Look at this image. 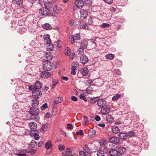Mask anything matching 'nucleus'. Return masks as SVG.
Returning a JSON list of instances; mask_svg holds the SVG:
<instances>
[{
	"label": "nucleus",
	"instance_id": "f257e3e1",
	"mask_svg": "<svg viewBox=\"0 0 156 156\" xmlns=\"http://www.w3.org/2000/svg\"><path fill=\"white\" fill-rule=\"evenodd\" d=\"M39 132L37 130H29L24 129L22 131V135L23 136H27L30 135L31 136H40Z\"/></svg>",
	"mask_w": 156,
	"mask_h": 156
},
{
	"label": "nucleus",
	"instance_id": "f03ea898",
	"mask_svg": "<svg viewBox=\"0 0 156 156\" xmlns=\"http://www.w3.org/2000/svg\"><path fill=\"white\" fill-rule=\"evenodd\" d=\"M42 83L39 81L37 80L35 82L34 85H30L29 86V90H39L42 87Z\"/></svg>",
	"mask_w": 156,
	"mask_h": 156
},
{
	"label": "nucleus",
	"instance_id": "7ed1b4c3",
	"mask_svg": "<svg viewBox=\"0 0 156 156\" xmlns=\"http://www.w3.org/2000/svg\"><path fill=\"white\" fill-rule=\"evenodd\" d=\"M69 37L70 41L72 44H74L75 43V41H78L81 39L80 35L79 33L73 35H70Z\"/></svg>",
	"mask_w": 156,
	"mask_h": 156
},
{
	"label": "nucleus",
	"instance_id": "20e7f679",
	"mask_svg": "<svg viewBox=\"0 0 156 156\" xmlns=\"http://www.w3.org/2000/svg\"><path fill=\"white\" fill-rule=\"evenodd\" d=\"M30 90L32 91V95L34 98L38 99L41 96L42 93L39 90Z\"/></svg>",
	"mask_w": 156,
	"mask_h": 156
},
{
	"label": "nucleus",
	"instance_id": "39448f33",
	"mask_svg": "<svg viewBox=\"0 0 156 156\" xmlns=\"http://www.w3.org/2000/svg\"><path fill=\"white\" fill-rule=\"evenodd\" d=\"M39 13L42 16H49L50 14V10L44 7L40 9Z\"/></svg>",
	"mask_w": 156,
	"mask_h": 156
},
{
	"label": "nucleus",
	"instance_id": "423d86ee",
	"mask_svg": "<svg viewBox=\"0 0 156 156\" xmlns=\"http://www.w3.org/2000/svg\"><path fill=\"white\" fill-rule=\"evenodd\" d=\"M51 63L50 62H44L43 67L44 69L46 71H49L51 69Z\"/></svg>",
	"mask_w": 156,
	"mask_h": 156
},
{
	"label": "nucleus",
	"instance_id": "0eeeda50",
	"mask_svg": "<svg viewBox=\"0 0 156 156\" xmlns=\"http://www.w3.org/2000/svg\"><path fill=\"white\" fill-rule=\"evenodd\" d=\"M30 114L32 116H37L39 113V110L38 108L35 107L31 108L30 109Z\"/></svg>",
	"mask_w": 156,
	"mask_h": 156
},
{
	"label": "nucleus",
	"instance_id": "6e6552de",
	"mask_svg": "<svg viewBox=\"0 0 156 156\" xmlns=\"http://www.w3.org/2000/svg\"><path fill=\"white\" fill-rule=\"evenodd\" d=\"M135 133L133 131H130L127 133L125 132H120L118 135V136H134Z\"/></svg>",
	"mask_w": 156,
	"mask_h": 156
},
{
	"label": "nucleus",
	"instance_id": "1a4fd4ad",
	"mask_svg": "<svg viewBox=\"0 0 156 156\" xmlns=\"http://www.w3.org/2000/svg\"><path fill=\"white\" fill-rule=\"evenodd\" d=\"M80 60L81 63L83 65L86 64L89 61L87 56L84 54L80 56Z\"/></svg>",
	"mask_w": 156,
	"mask_h": 156
},
{
	"label": "nucleus",
	"instance_id": "9d476101",
	"mask_svg": "<svg viewBox=\"0 0 156 156\" xmlns=\"http://www.w3.org/2000/svg\"><path fill=\"white\" fill-rule=\"evenodd\" d=\"M97 104L99 107L102 108L106 105V101L104 99H100L99 98Z\"/></svg>",
	"mask_w": 156,
	"mask_h": 156
},
{
	"label": "nucleus",
	"instance_id": "9b49d317",
	"mask_svg": "<svg viewBox=\"0 0 156 156\" xmlns=\"http://www.w3.org/2000/svg\"><path fill=\"white\" fill-rule=\"evenodd\" d=\"M47 71H48L44 70V71L42 72L40 74V77L43 79H46L49 77L51 74L50 72Z\"/></svg>",
	"mask_w": 156,
	"mask_h": 156
},
{
	"label": "nucleus",
	"instance_id": "f8f14e48",
	"mask_svg": "<svg viewBox=\"0 0 156 156\" xmlns=\"http://www.w3.org/2000/svg\"><path fill=\"white\" fill-rule=\"evenodd\" d=\"M75 4L78 7L82 8L84 5V2L82 0H76Z\"/></svg>",
	"mask_w": 156,
	"mask_h": 156
},
{
	"label": "nucleus",
	"instance_id": "ddd939ff",
	"mask_svg": "<svg viewBox=\"0 0 156 156\" xmlns=\"http://www.w3.org/2000/svg\"><path fill=\"white\" fill-rule=\"evenodd\" d=\"M72 154V152L71 150L69 148H67L65 151L63 152L62 156H69Z\"/></svg>",
	"mask_w": 156,
	"mask_h": 156
},
{
	"label": "nucleus",
	"instance_id": "4468645a",
	"mask_svg": "<svg viewBox=\"0 0 156 156\" xmlns=\"http://www.w3.org/2000/svg\"><path fill=\"white\" fill-rule=\"evenodd\" d=\"M52 55L49 53H45L44 59L46 62H50L52 58Z\"/></svg>",
	"mask_w": 156,
	"mask_h": 156
},
{
	"label": "nucleus",
	"instance_id": "2eb2a0df",
	"mask_svg": "<svg viewBox=\"0 0 156 156\" xmlns=\"http://www.w3.org/2000/svg\"><path fill=\"white\" fill-rule=\"evenodd\" d=\"M110 110V108L106 106L105 107L102 108L101 110V112L102 114L104 115H106L109 112Z\"/></svg>",
	"mask_w": 156,
	"mask_h": 156
},
{
	"label": "nucleus",
	"instance_id": "dca6fc26",
	"mask_svg": "<svg viewBox=\"0 0 156 156\" xmlns=\"http://www.w3.org/2000/svg\"><path fill=\"white\" fill-rule=\"evenodd\" d=\"M109 140L111 143L115 144L119 143L120 141L119 137H111Z\"/></svg>",
	"mask_w": 156,
	"mask_h": 156
},
{
	"label": "nucleus",
	"instance_id": "f3484780",
	"mask_svg": "<svg viewBox=\"0 0 156 156\" xmlns=\"http://www.w3.org/2000/svg\"><path fill=\"white\" fill-rule=\"evenodd\" d=\"M83 151L86 153L87 155L90 154L91 152L90 149L87 144H85L83 148Z\"/></svg>",
	"mask_w": 156,
	"mask_h": 156
},
{
	"label": "nucleus",
	"instance_id": "a211bd4d",
	"mask_svg": "<svg viewBox=\"0 0 156 156\" xmlns=\"http://www.w3.org/2000/svg\"><path fill=\"white\" fill-rule=\"evenodd\" d=\"M88 13L87 11L84 9H82L80 11V17L83 19H85L87 16Z\"/></svg>",
	"mask_w": 156,
	"mask_h": 156
},
{
	"label": "nucleus",
	"instance_id": "6ab92c4d",
	"mask_svg": "<svg viewBox=\"0 0 156 156\" xmlns=\"http://www.w3.org/2000/svg\"><path fill=\"white\" fill-rule=\"evenodd\" d=\"M46 44L47 45L46 49L47 50L50 51L53 50L54 45L51 43V41H50V43L48 42V43H46Z\"/></svg>",
	"mask_w": 156,
	"mask_h": 156
},
{
	"label": "nucleus",
	"instance_id": "aec40b11",
	"mask_svg": "<svg viewBox=\"0 0 156 156\" xmlns=\"http://www.w3.org/2000/svg\"><path fill=\"white\" fill-rule=\"evenodd\" d=\"M109 154L112 156H118L119 154L118 150L112 149L109 152Z\"/></svg>",
	"mask_w": 156,
	"mask_h": 156
},
{
	"label": "nucleus",
	"instance_id": "412c9836",
	"mask_svg": "<svg viewBox=\"0 0 156 156\" xmlns=\"http://www.w3.org/2000/svg\"><path fill=\"white\" fill-rule=\"evenodd\" d=\"M88 45V43L86 41H82L81 42V47H82L83 49H86Z\"/></svg>",
	"mask_w": 156,
	"mask_h": 156
},
{
	"label": "nucleus",
	"instance_id": "4be33fe9",
	"mask_svg": "<svg viewBox=\"0 0 156 156\" xmlns=\"http://www.w3.org/2000/svg\"><path fill=\"white\" fill-rule=\"evenodd\" d=\"M32 105L33 107H37L39 105V101L38 99L36 98L32 99Z\"/></svg>",
	"mask_w": 156,
	"mask_h": 156
},
{
	"label": "nucleus",
	"instance_id": "5701e85b",
	"mask_svg": "<svg viewBox=\"0 0 156 156\" xmlns=\"http://www.w3.org/2000/svg\"><path fill=\"white\" fill-rule=\"evenodd\" d=\"M80 28H82L83 29H87V24L84 22H83L82 21H80Z\"/></svg>",
	"mask_w": 156,
	"mask_h": 156
},
{
	"label": "nucleus",
	"instance_id": "b1692460",
	"mask_svg": "<svg viewBox=\"0 0 156 156\" xmlns=\"http://www.w3.org/2000/svg\"><path fill=\"white\" fill-rule=\"evenodd\" d=\"M52 142L50 140H48L45 143V148L47 149H50L52 147Z\"/></svg>",
	"mask_w": 156,
	"mask_h": 156
},
{
	"label": "nucleus",
	"instance_id": "393cba45",
	"mask_svg": "<svg viewBox=\"0 0 156 156\" xmlns=\"http://www.w3.org/2000/svg\"><path fill=\"white\" fill-rule=\"evenodd\" d=\"M29 127L31 129H35L37 127V125L36 122H31L28 124Z\"/></svg>",
	"mask_w": 156,
	"mask_h": 156
},
{
	"label": "nucleus",
	"instance_id": "a878e982",
	"mask_svg": "<svg viewBox=\"0 0 156 156\" xmlns=\"http://www.w3.org/2000/svg\"><path fill=\"white\" fill-rule=\"evenodd\" d=\"M112 130L115 133H118L119 132L120 129L117 126H113L112 127Z\"/></svg>",
	"mask_w": 156,
	"mask_h": 156
},
{
	"label": "nucleus",
	"instance_id": "bb28decb",
	"mask_svg": "<svg viewBox=\"0 0 156 156\" xmlns=\"http://www.w3.org/2000/svg\"><path fill=\"white\" fill-rule=\"evenodd\" d=\"M118 151L119 153L121 154H124L126 153V148L121 147L119 148Z\"/></svg>",
	"mask_w": 156,
	"mask_h": 156
},
{
	"label": "nucleus",
	"instance_id": "cd10ccee",
	"mask_svg": "<svg viewBox=\"0 0 156 156\" xmlns=\"http://www.w3.org/2000/svg\"><path fill=\"white\" fill-rule=\"evenodd\" d=\"M89 42L88 44L89 46L91 45V47H90V49L94 48L96 46V44L95 41L93 40H90L89 41Z\"/></svg>",
	"mask_w": 156,
	"mask_h": 156
},
{
	"label": "nucleus",
	"instance_id": "c85d7f7f",
	"mask_svg": "<svg viewBox=\"0 0 156 156\" xmlns=\"http://www.w3.org/2000/svg\"><path fill=\"white\" fill-rule=\"evenodd\" d=\"M43 27L46 30H50L52 29L51 25L48 23H45L42 25Z\"/></svg>",
	"mask_w": 156,
	"mask_h": 156
},
{
	"label": "nucleus",
	"instance_id": "c756f323",
	"mask_svg": "<svg viewBox=\"0 0 156 156\" xmlns=\"http://www.w3.org/2000/svg\"><path fill=\"white\" fill-rule=\"evenodd\" d=\"M99 97L92 98L90 99V101L91 103H94L96 102H98V100H99Z\"/></svg>",
	"mask_w": 156,
	"mask_h": 156
},
{
	"label": "nucleus",
	"instance_id": "7c9ffc66",
	"mask_svg": "<svg viewBox=\"0 0 156 156\" xmlns=\"http://www.w3.org/2000/svg\"><path fill=\"white\" fill-rule=\"evenodd\" d=\"M106 120L107 122L109 123H111L114 120L113 117L111 115H108L107 116Z\"/></svg>",
	"mask_w": 156,
	"mask_h": 156
},
{
	"label": "nucleus",
	"instance_id": "2f4dec72",
	"mask_svg": "<svg viewBox=\"0 0 156 156\" xmlns=\"http://www.w3.org/2000/svg\"><path fill=\"white\" fill-rule=\"evenodd\" d=\"M89 72L88 70L87 67L84 68L82 70L81 73L83 76H86Z\"/></svg>",
	"mask_w": 156,
	"mask_h": 156
},
{
	"label": "nucleus",
	"instance_id": "473e14b6",
	"mask_svg": "<svg viewBox=\"0 0 156 156\" xmlns=\"http://www.w3.org/2000/svg\"><path fill=\"white\" fill-rule=\"evenodd\" d=\"M52 3L49 2H46L44 4V7L51 10L52 7Z\"/></svg>",
	"mask_w": 156,
	"mask_h": 156
},
{
	"label": "nucleus",
	"instance_id": "72a5a7b5",
	"mask_svg": "<svg viewBox=\"0 0 156 156\" xmlns=\"http://www.w3.org/2000/svg\"><path fill=\"white\" fill-rule=\"evenodd\" d=\"M44 41L46 43H48V42L50 43V41H51V40L50 39V36L49 35H44Z\"/></svg>",
	"mask_w": 156,
	"mask_h": 156
},
{
	"label": "nucleus",
	"instance_id": "f704fd0d",
	"mask_svg": "<svg viewBox=\"0 0 156 156\" xmlns=\"http://www.w3.org/2000/svg\"><path fill=\"white\" fill-rule=\"evenodd\" d=\"M53 11L56 13L58 14L60 12V8L56 5L53 7Z\"/></svg>",
	"mask_w": 156,
	"mask_h": 156
},
{
	"label": "nucleus",
	"instance_id": "c9c22d12",
	"mask_svg": "<svg viewBox=\"0 0 156 156\" xmlns=\"http://www.w3.org/2000/svg\"><path fill=\"white\" fill-rule=\"evenodd\" d=\"M48 124H45L42 126L41 130L43 132L46 131L48 129Z\"/></svg>",
	"mask_w": 156,
	"mask_h": 156
},
{
	"label": "nucleus",
	"instance_id": "e433bc0d",
	"mask_svg": "<svg viewBox=\"0 0 156 156\" xmlns=\"http://www.w3.org/2000/svg\"><path fill=\"white\" fill-rule=\"evenodd\" d=\"M71 69H73L76 70L79 67L78 64L77 63H73L72 64Z\"/></svg>",
	"mask_w": 156,
	"mask_h": 156
},
{
	"label": "nucleus",
	"instance_id": "4c0bfd02",
	"mask_svg": "<svg viewBox=\"0 0 156 156\" xmlns=\"http://www.w3.org/2000/svg\"><path fill=\"white\" fill-rule=\"evenodd\" d=\"M112 73L114 75H117L120 76L121 75V72L119 69H115L112 71Z\"/></svg>",
	"mask_w": 156,
	"mask_h": 156
},
{
	"label": "nucleus",
	"instance_id": "58836bf2",
	"mask_svg": "<svg viewBox=\"0 0 156 156\" xmlns=\"http://www.w3.org/2000/svg\"><path fill=\"white\" fill-rule=\"evenodd\" d=\"M36 144L37 142L34 140H32L29 144V146L30 147L34 148L35 146V145H36Z\"/></svg>",
	"mask_w": 156,
	"mask_h": 156
},
{
	"label": "nucleus",
	"instance_id": "ea45409f",
	"mask_svg": "<svg viewBox=\"0 0 156 156\" xmlns=\"http://www.w3.org/2000/svg\"><path fill=\"white\" fill-rule=\"evenodd\" d=\"M62 101V98L61 97H58L56 98L54 101V103L55 104L60 103Z\"/></svg>",
	"mask_w": 156,
	"mask_h": 156
},
{
	"label": "nucleus",
	"instance_id": "a19ab883",
	"mask_svg": "<svg viewBox=\"0 0 156 156\" xmlns=\"http://www.w3.org/2000/svg\"><path fill=\"white\" fill-rule=\"evenodd\" d=\"M14 1L16 4L18 6L21 5L23 2V0H14Z\"/></svg>",
	"mask_w": 156,
	"mask_h": 156
},
{
	"label": "nucleus",
	"instance_id": "79ce46f5",
	"mask_svg": "<svg viewBox=\"0 0 156 156\" xmlns=\"http://www.w3.org/2000/svg\"><path fill=\"white\" fill-rule=\"evenodd\" d=\"M105 57L107 59L112 60L114 58V56L113 54H109L106 55Z\"/></svg>",
	"mask_w": 156,
	"mask_h": 156
},
{
	"label": "nucleus",
	"instance_id": "37998d69",
	"mask_svg": "<svg viewBox=\"0 0 156 156\" xmlns=\"http://www.w3.org/2000/svg\"><path fill=\"white\" fill-rule=\"evenodd\" d=\"M97 156H105L104 152L101 150L97 151Z\"/></svg>",
	"mask_w": 156,
	"mask_h": 156
},
{
	"label": "nucleus",
	"instance_id": "c03bdc74",
	"mask_svg": "<svg viewBox=\"0 0 156 156\" xmlns=\"http://www.w3.org/2000/svg\"><path fill=\"white\" fill-rule=\"evenodd\" d=\"M115 63L118 67H120L122 65V62L118 59L115 60Z\"/></svg>",
	"mask_w": 156,
	"mask_h": 156
},
{
	"label": "nucleus",
	"instance_id": "a18cd8bd",
	"mask_svg": "<svg viewBox=\"0 0 156 156\" xmlns=\"http://www.w3.org/2000/svg\"><path fill=\"white\" fill-rule=\"evenodd\" d=\"M93 89L90 87H88L86 90V93L88 94L91 93V92L93 90Z\"/></svg>",
	"mask_w": 156,
	"mask_h": 156
},
{
	"label": "nucleus",
	"instance_id": "49530a36",
	"mask_svg": "<svg viewBox=\"0 0 156 156\" xmlns=\"http://www.w3.org/2000/svg\"><path fill=\"white\" fill-rule=\"evenodd\" d=\"M95 134V131L94 130H93L92 131L90 130L88 134L89 136H94Z\"/></svg>",
	"mask_w": 156,
	"mask_h": 156
},
{
	"label": "nucleus",
	"instance_id": "de8ad7c7",
	"mask_svg": "<svg viewBox=\"0 0 156 156\" xmlns=\"http://www.w3.org/2000/svg\"><path fill=\"white\" fill-rule=\"evenodd\" d=\"M52 86L53 88H54L59 83L58 81L57 80H53L52 81Z\"/></svg>",
	"mask_w": 156,
	"mask_h": 156
},
{
	"label": "nucleus",
	"instance_id": "09e8293b",
	"mask_svg": "<svg viewBox=\"0 0 156 156\" xmlns=\"http://www.w3.org/2000/svg\"><path fill=\"white\" fill-rule=\"evenodd\" d=\"M26 30V29L22 27H20L18 30V32L20 34H23V32H25Z\"/></svg>",
	"mask_w": 156,
	"mask_h": 156
},
{
	"label": "nucleus",
	"instance_id": "8fccbe9b",
	"mask_svg": "<svg viewBox=\"0 0 156 156\" xmlns=\"http://www.w3.org/2000/svg\"><path fill=\"white\" fill-rule=\"evenodd\" d=\"M121 96L119 94H117L116 95L114 96L112 98V100L113 101H115L117 100Z\"/></svg>",
	"mask_w": 156,
	"mask_h": 156
},
{
	"label": "nucleus",
	"instance_id": "3c124183",
	"mask_svg": "<svg viewBox=\"0 0 156 156\" xmlns=\"http://www.w3.org/2000/svg\"><path fill=\"white\" fill-rule=\"evenodd\" d=\"M48 107V104L47 103L44 104L41 107V110H44Z\"/></svg>",
	"mask_w": 156,
	"mask_h": 156
},
{
	"label": "nucleus",
	"instance_id": "603ef678",
	"mask_svg": "<svg viewBox=\"0 0 156 156\" xmlns=\"http://www.w3.org/2000/svg\"><path fill=\"white\" fill-rule=\"evenodd\" d=\"M110 26V24L106 23H103L101 25V27L102 28H106Z\"/></svg>",
	"mask_w": 156,
	"mask_h": 156
},
{
	"label": "nucleus",
	"instance_id": "864d4df0",
	"mask_svg": "<svg viewBox=\"0 0 156 156\" xmlns=\"http://www.w3.org/2000/svg\"><path fill=\"white\" fill-rule=\"evenodd\" d=\"M80 98L81 99L85 101H87L85 97L82 94L80 95Z\"/></svg>",
	"mask_w": 156,
	"mask_h": 156
},
{
	"label": "nucleus",
	"instance_id": "5fc2aeb1",
	"mask_svg": "<svg viewBox=\"0 0 156 156\" xmlns=\"http://www.w3.org/2000/svg\"><path fill=\"white\" fill-rule=\"evenodd\" d=\"M80 156H87V154L84 151H80L79 152Z\"/></svg>",
	"mask_w": 156,
	"mask_h": 156
},
{
	"label": "nucleus",
	"instance_id": "6e6d98bb",
	"mask_svg": "<svg viewBox=\"0 0 156 156\" xmlns=\"http://www.w3.org/2000/svg\"><path fill=\"white\" fill-rule=\"evenodd\" d=\"M94 81V80H87V84H93V85H94L95 83H93V82Z\"/></svg>",
	"mask_w": 156,
	"mask_h": 156
},
{
	"label": "nucleus",
	"instance_id": "4d7b16f0",
	"mask_svg": "<svg viewBox=\"0 0 156 156\" xmlns=\"http://www.w3.org/2000/svg\"><path fill=\"white\" fill-rule=\"evenodd\" d=\"M92 0H85V2L86 4L88 5L92 4Z\"/></svg>",
	"mask_w": 156,
	"mask_h": 156
},
{
	"label": "nucleus",
	"instance_id": "13d9d810",
	"mask_svg": "<svg viewBox=\"0 0 156 156\" xmlns=\"http://www.w3.org/2000/svg\"><path fill=\"white\" fill-rule=\"evenodd\" d=\"M76 134L77 135L82 136L83 134V131L82 129H80L79 131H77L76 132Z\"/></svg>",
	"mask_w": 156,
	"mask_h": 156
},
{
	"label": "nucleus",
	"instance_id": "bf43d9fd",
	"mask_svg": "<svg viewBox=\"0 0 156 156\" xmlns=\"http://www.w3.org/2000/svg\"><path fill=\"white\" fill-rule=\"evenodd\" d=\"M36 151V149H33L31 151H29L27 152L28 153L30 154H33L35 153Z\"/></svg>",
	"mask_w": 156,
	"mask_h": 156
},
{
	"label": "nucleus",
	"instance_id": "052dcab7",
	"mask_svg": "<svg viewBox=\"0 0 156 156\" xmlns=\"http://www.w3.org/2000/svg\"><path fill=\"white\" fill-rule=\"evenodd\" d=\"M82 47H80L78 51L79 52L80 54L81 55L83 53V49Z\"/></svg>",
	"mask_w": 156,
	"mask_h": 156
},
{
	"label": "nucleus",
	"instance_id": "680f3d73",
	"mask_svg": "<svg viewBox=\"0 0 156 156\" xmlns=\"http://www.w3.org/2000/svg\"><path fill=\"white\" fill-rule=\"evenodd\" d=\"M51 117V114L48 112H47L45 115V118H49Z\"/></svg>",
	"mask_w": 156,
	"mask_h": 156
},
{
	"label": "nucleus",
	"instance_id": "e2e57ef3",
	"mask_svg": "<svg viewBox=\"0 0 156 156\" xmlns=\"http://www.w3.org/2000/svg\"><path fill=\"white\" fill-rule=\"evenodd\" d=\"M57 47L58 48H60L61 46V44H62V42L60 41H58L56 43Z\"/></svg>",
	"mask_w": 156,
	"mask_h": 156
},
{
	"label": "nucleus",
	"instance_id": "0e129e2a",
	"mask_svg": "<svg viewBox=\"0 0 156 156\" xmlns=\"http://www.w3.org/2000/svg\"><path fill=\"white\" fill-rule=\"evenodd\" d=\"M94 19V18H92L90 17L88 21V23L89 24L91 25L93 23V20Z\"/></svg>",
	"mask_w": 156,
	"mask_h": 156
},
{
	"label": "nucleus",
	"instance_id": "69168bd1",
	"mask_svg": "<svg viewBox=\"0 0 156 156\" xmlns=\"http://www.w3.org/2000/svg\"><path fill=\"white\" fill-rule=\"evenodd\" d=\"M58 147H59V148H58L59 150L61 151H62V150H64L65 148V147L63 145H58Z\"/></svg>",
	"mask_w": 156,
	"mask_h": 156
},
{
	"label": "nucleus",
	"instance_id": "338daca9",
	"mask_svg": "<svg viewBox=\"0 0 156 156\" xmlns=\"http://www.w3.org/2000/svg\"><path fill=\"white\" fill-rule=\"evenodd\" d=\"M71 99L72 101H76L78 100L77 98L74 96H73L71 97Z\"/></svg>",
	"mask_w": 156,
	"mask_h": 156
},
{
	"label": "nucleus",
	"instance_id": "774afa93",
	"mask_svg": "<svg viewBox=\"0 0 156 156\" xmlns=\"http://www.w3.org/2000/svg\"><path fill=\"white\" fill-rule=\"evenodd\" d=\"M67 128L68 129H71L73 128L72 125L70 123H68L67 125Z\"/></svg>",
	"mask_w": 156,
	"mask_h": 156
}]
</instances>
